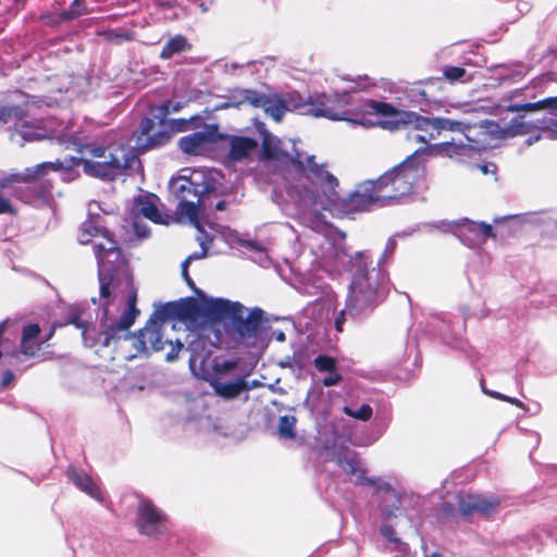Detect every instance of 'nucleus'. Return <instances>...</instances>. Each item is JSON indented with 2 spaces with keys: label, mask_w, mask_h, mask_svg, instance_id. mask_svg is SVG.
Listing matches in <instances>:
<instances>
[{
  "label": "nucleus",
  "mask_w": 557,
  "mask_h": 557,
  "mask_svg": "<svg viewBox=\"0 0 557 557\" xmlns=\"http://www.w3.org/2000/svg\"><path fill=\"white\" fill-rule=\"evenodd\" d=\"M182 277L190 289H193L197 295H202V292L197 288L195 282L190 277L188 270L182 271Z\"/></svg>",
  "instance_id": "obj_48"
},
{
  "label": "nucleus",
  "mask_w": 557,
  "mask_h": 557,
  "mask_svg": "<svg viewBox=\"0 0 557 557\" xmlns=\"http://www.w3.org/2000/svg\"><path fill=\"white\" fill-rule=\"evenodd\" d=\"M293 100H294V96H289V101L284 98H281V97L271 98L268 96L262 109L274 121L280 122V121H282L286 111H288L290 107H293L295 109L300 107L299 103H293L292 102Z\"/></svg>",
  "instance_id": "obj_25"
},
{
  "label": "nucleus",
  "mask_w": 557,
  "mask_h": 557,
  "mask_svg": "<svg viewBox=\"0 0 557 557\" xmlns=\"http://www.w3.org/2000/svg\"><path fill=\"white\" fill-rule=\"evenodd\" d=\"M276 339H277V341H284V339H285V335H284V333H282V332H281V333L276 336Z\"/></svg>",
  "instance_id": "obj_60"
},
{
  "label": "nucleus",
  "mask_w": 557,
  "mask_h": 557,
  "mask_svg": "<svg viewBox=\"0 0 557 557\" xmlns=\"http://www.w3.org/2000/svg\"><path fill=\"white\" fill-rule=\"evenodd\" d=\"M82 245L92 244V250L99 269H120L126 260L122 248L112 231L100 224V218L84 221L77 234Z\"/></svg>",
  "instance_id": "obj_7"
},
{
  "label": "nucleus",
  "mask_w": 557,
  "mask_h": 557,
  "mask_svg": "<svg viewBox=\"0 0 557 557\" xmlns=\"http://www.w3.org/2000/svg\"><path fill=\"white\" fill-rule=\"evenodd\" d=\"M416 141L418 143H426V138L424 136H421V135H417L416 136Z\"/></svg>",
  "instance_id": "obj_58"
},
{
  "label": "nucleus",
  "mask_w": 557,
  "mask_h": 557,
  "mask_svg": "<svg viewBox=\"0 0 557 557\" xmlns=\"http://www.w3.org/2000/svg\"><path fill=\"white\" fill-rule=\"evenodd\" d=\"M199 244H200L201 250L193 252L191 255H189L188 259L190 261L202 259V258H206L208 256V247L206 246L205 240H201Z\"/></svg>",
  "instance_id": "obj_47"
},
{
  "label": "nucleus",
  "mask_w": 557,
  "mask_h": 557,
  "mask_svg": "<svg viewBox=\"0 0 557 557\" xmlns=\"http://www.w3.org/2000/svg\"><path fill=\"white\" fill-rule=\"evenodd\" d=\"M258 141L246 136H231L227 158L234 162L248 159L258 148Z\"/></svg>",
  "instance_id": "obj_21"
},
{
  "label": "nucleus",
  "mask_w": 557,
  "mask_h": 557,
  "mask_svg": "<svg viewBox=\"0 0 557 557\" xmlns=\"http://www.w3.org/2000/svg\"><path fill=\"white\" fill-rule=\"evenodd\" d=\"M148 320L150 323H154L162 327H164L166 321L176 320L175 301L156 305L154 310Z\"/></svg>",
  "instance_id": "obj_29"
},
{
  "label": "nucleus",
  "mask_w": 557,
  "mask_h": 557,
  "mask_svg": "<svg viewBox=\"0 0 557 557\" xmlns=\"http://www.w3.org/2000/svg\"><path fill=\"white\" fill-rule=\"evenodd\" d=\"M327 373H329V375L322 379L323 386L331 387V386L337 385L338 383L342 382L343 376L338 372L337 367L335 368V370L330 371Z\"/></svg>",
  "instance_id": "obj_45"
},
{
  "label": "nucleus",
  "mask_w": 557,
  "mask_h": 557,
  "mask_svg": "<svg viewBox=\"0 0 557 557\" xmlns=\"http://www.w3.org/2000/svg\"><path fill=\"white\" fill-rule=\"evenodd\" d=\"M432 150L437 156L447 157L450 159L471 158L478 152L475 146L471 144L445 141L433 146Z\"/></svg>",
  "instance_id": "obj_22"
},
{
  "label": "nucleus",
  "mask_w": 557,
  "mask_h": 557,
  "mask_svg": "<svg viewBox=\"0 0 557 557\" xmlns=\"http://www.w3.org/2000/svg\"><path fill=\"white\" fill-rule=\"evenodd\" d=\"M507 112H523L513 117L503 129L504 137L525 135L533 129L557 135V97H548L535 102L509 104Z\"/></svg>",
  "instance_id": "obj_6"
},
{
  "label": "nucleus",
  "mask_w": 557,
  "mask_h": 557,
  "mask_svg": "<svg viewBox=\"0 0 557 557\" xmlns=\"http://www.w3.org/2000/svg\"><path fill=\"white\" fill-rule=\"evenodd\" d=\"M491 165L494 168L493 170H490V164H481V165H479V168L483 174H487L490 172L495 173L496 165H494V164H491Z\"/></svg>",
  "instance_id": "obj_53"
},
{
  "label": "nucleus",
  "mask_w": 557,
  "mask_h": 557,
  "mask_svg": "<svg viewBox=\"0 0 557 557\" xmlns=\"http://www.w3.org/2000/svg\"><path fill=\"white\" fill-rule=\"evenodd\" d=\"M338 463L342 466V468L347 474L357 476L358 484H368L371 486L375 485L374 479L364 476V470L360 468L357 459L346 457L343 460L339 459Z\"/></svg>",
  "instance_id": "obj_30"
},
{
  "label": "nucleus",
  "mask_w": 557,
  "mask_h": 557,
  "mask_svg": "<svg viewBox=\"0 0 557 557\" xmlns=\"http://www.w3.org/2000/svg\"><path fill=\"white\" fill-rule=\"evenodd\" d=\"M62 169V163L41 162L34 166L25 168L21 172L11 173L2 186L25 184L24 187L16 189L18 198L29 205L48 203L52 197L53 183L47 178L49 172H57Z\"/></svg>",
  "instance_id": "obj_8"
},
{
  "label": "nucleus",
  "mask_w": 557,
  "mask_h": 557,
  "mask_svg": "<svg viewBox=\"0 0 557 557\" xmlns=\"http://www.w3.org/2000/svg\"><path fill=\"white\" fill-rule=\"evenodd\" d=\"M472 125L462 121L451 120L448 117H428L418 113L414 129L430 133L433 138V132L440 134L442 131L466 133L471 129Z\"/></svg>",
  "instance_id": "obj_16"
},
{
  "label": "nucleus",
  "mask_w": 557,
  "mask_h": 557,
  "mask_svg": "<svg viewBox=\"0 0 557 557\" xmlns=\"http://www.w3.org/2000/svg\"><path fill=\"white\" fill-rule=\"evenodd\" d=\"M238 366H239L238 359L223 360V361L214 360V362L212 364V370L216 375L222 376V375H225L228 372L237 369Z\"/></svg>",
  "instance_id": "obj_37"
},
{
  "label": "nucleus",
  "mask_w": 557,
  "mask_h": 557,
  "mask_svg": "<svg viewBox=\"0 0 557 557\" xmlns=\"http://www.w3.org/2000/svg\"><path fill=\"white\" fill-rule=\"evenodd\" d=\"M227 207V202L224 201V200H220L219 202H216L215 205V210L218 211H222V210H225Z\"/></svg>",
  "instance_id": "obj_55"
},
{
  "label": "nucleus",
  "mask_w": 557,
  "mask_h": 557,
  "mask_svg": "<svg viewBox=\"0 0 557 557\" xmlns=\"http://www.w3.org/2000/svg\"><path fill=\"white\" fill-rule=\"evenodd\" d=\"M190 260L188 259V257L182 262V271H185V270H188L189 268V264H190Z\"/></svg>",
  "instance_id": "obj_57"
},
{
  "label": "nucleus",
  "mask_w": 557,
  "mask_h": 557,
  "mask_svg": "<svg viewBox=\"0 0 557 557\" xmlns=\"http://www.w3.org/2000/svg\"><path fill=\"white\" fill-rule=\"evenodd\" d=\"M88 13L89 10L85 0H73L69 9L60 12L59 18L62 22H70Z\"/></svg>",
  "instance_id": "obj_31"
},
{
  "label": "nucleus",
  "mask_w": 557,
  "mask_h": 557,
  "mask_svg": "<svg viewBox=\"0 0 557 557\" xmlns=\"http://www.w3.org/2000/svg\"><path fill=\"white\" fill-rule=\"evenodd\" d=\"M216 125H210L205 132H195L180 139L178 146L184 153L199 156L202 154L210 144L220 138Z\"/></svg>",
  "instance_id": "obj_15"
},
{
  "label": "nucleus",
  "mask_w": 557,
  "mask_h": 557,
  "mask_svg": "<svg viewBox=\"0 0 557 557\" xmlns=\"http://www.w3.org/2000/svg\"><path fill=\"white\" fill-rule=\"evenodd\" d=\"M156 4L162 9H172L174 7L173 2L171 1H157Z\"/></svg>",
  "instance_id": "obj_54"
},
{
  "label": "nucleus",
  "mask_w": 557,
  "mask_h": 557,
  "mask_svg": "<svg viewBox=\"0 0 557 557\" xmlns=\"http://www.w3.org/2000/svg\"><path fill=\"white\" fill-rule=\"evenodd\" d=\"M479 227V243H485L487 238L496 237V234L494 233L491 224L480 222Z\"/></svg>",
  "instance_id": "obj_44"
},
{
  "label": "nucleus",
  "mask_w": 557,
  "mask_h": 557,
  "mask_svg": "<svg viewBox=\"0 0 557 557\" xmlns=\"http://www.w3.org/2000/svg\"><path fill=\"white\" fill-rule=\"evenodd\" d=\"M185 106V102H173V101H170V100H166L164 101L159 110H160V123L163 124L164 123V120L165 117L171 113V112H178L181 109H183Z\"/></svg>",
  "instance_id": "obj_42"
},
{
  "label": "nucleus",
  "mask_w": 557,
  "mask_h": 557,
  "mask_svg": "<svg viewBox=\"0 0 557 557\" xmlns=\"http://www.w3.org/2000/svg\"><path fill=\"white\" fill-rule=\"evenodd\" d=\"M159 200L154 194L139 195L134 200L133 210L156 224H169L172 218L159 210Z\"/></svg>",
  "instance_id": "obj_18"
},
{
  "label": "nucleus",
  "mask_w": 557,
  "mask_h": 557,
  "mask_svg": "<svg viewBox=\"0 0 557 557\" xmlns=\"http://www.w3.org/2000/svg\"><path fill=\"white\" fill-rule=\"evenodd\" d=\"M307 113L315 117H325L333 121L346 120L348 111L343 97L334 94H320L308 98Z\"/></svg>",
  "instance_id": "obj_14"
},
{
  "label": "nucleus",
  "mask_w": 557,
  "mask_h": 557,
  "mask_svg": "<svg viewBox=\"0 0 557 557\" xmlns=\"http://www.w3.org/2000/svg\"><path fill=\"white\" fill-rule=\"evenodd\" d=\"M169 516L151 499L140 498L138 502L135 527L140 535L158 537L169 532Z\"/></svg>",
  "instance_id": "obj_12"
},
{
  "label": "nucleus",
  "mask_w": 557,
  "mask_h": 557,
  "mask_svg": "<svg viewBox=\"0 0 557 557\" xmlns=\"http://www.w3.org/2000/svg\"><path fill=\"white\" fill-rule=\"evenodd\" d=\"M379 304V284L372 273L355 276L350 294L346 300V309L351 315L372 311Z\"/></svg>",
  "instance_id": "obj_10"
},
{
  "label": "nucleus",
  "mask_w": 557,
  "mask_h": 557,
  "mask_svg": "<svg viewBox=\"0 0 557 557\" xmlns=\"http://www.w3.org/2000/svg\"><path fill=\"white\" fill-rule=\"evenodd\" d=\"M193 49V45L184 35H175L171 37L160 51L159 58L162 60H169L174 55L189 52Z\"/></svg>",
  "instance_id": "obj_26"
},
{
  "label": "nucleus",
  "mask_w": 557,
  "mask_h": 557,
  "mask_svg": "<svg viewBox=\"0 0 557 557\" xmlns=\"http://www.w3.org/2000/svg\"><path fill=\"white\" fill-rule=\"evenodd\" d=\"M484 393L488 394L490 396H492L495 399L503 400V401L509 403L518 408L524 409V404L521 400H519L518 398L506 396L498 392H487L485 389H484Z\"/></svg>",
  "instance_id": "obj_43"
},
{
  "label": "nucleus",
  "mask_w": 557,
  "mask_h": 557,
  "mask_svg": "<svg viewBox=\"0 0 557 557\" xmlns=\"http://www.w3.org/2000/svg\"><path fill=\"white\" fill-rule=\"evenodd\" d=\"M176 320L182 322H196L199 318L214 324L228 321L232 330L242 339L256 337L263 322L264 312L255 307L245 317V307L237 301L224 298H214L200 304L194 297H186L175 301Z\"/></svg>",
  "instance_id": "obj_2"
},
{
  "label": "nucleus",
  "mask_w": 557,
  "mask_h": 557,
  "mask_svg": "<svg viewBox=\"0 0 557 557\" xmlns=\"http://www.w3.org/2000/svg\"><path fill=\"white\" fill-rule=\"evenodd\" d=\"M198 119H199L198 115L190 116L189 119H172V120L168 121V126L170 128V132H168V134L186 132L190 128V122L194 120H198ZM164 132L166 133V131H164ZM170 137H171V135H169V138Z\"/></svg>",
  "instance_id": "obj_36"
},
{
  "label": "nucleus",
  "mask_w": 557,
  "mask_h": 557,
  "mask_svg": "<svg viewBox=\"0 0 557 557\" xmlns=\"http://www.w3.org/2000/svg\"><path fill=\"white\" fill-rule=\"evenodd\" d=\"M215 191V186L201 172H194L189 177H180L172 185V193L177 200L175 213L199 226V210L205 207V197Z\"/></svg>",
  "instance_id": "obj_9"
},
{
  "label": "nucleus",
  "mask_w": 557,
  "mask_h": 557,
  "mask_svg": "<svg viewBox=\"0 0 557 557\" xmlns=\"http://www.w3.org/2000/svg\"><path fill=\"white\" fill-rule=\"evenodd\" d=\"M479 224L478 222L466 220L459 227V236L463 238L467 235H471L473 236V242L479 243Z\"/></svg>",
  "instance_id": "obj_41"
},
{
  "label": "nucleus",
  "mask_w": 557,
  "mask_h": 557,
  "mask_svg": "<svg viewBox=\"0 0 557 557\" xmlns=\"http://www.w3.org/2000/svg\"><path fill=\"white\" fill-rule=\"evenodd\" d=\"M443 506H444L445 511L447 510V507H451V505L449 503H445Z\"/></svg>",
  "instance_id": "obj_62"
},
{
  "label": "nucleus",
  "mask_w": 557,
  "mask_h": 557,
  "mask_svg": "<svg viewBox=\"0 0 557 557\" xmlns=\"http://www.w3.org/2000/svg\"><path fill=\"white\" fill-rule=\"evenodd\" d=\"M267 95L260 94L253 89H236L230 97L234 101L235 107L248 103L253 108H262L267 99Z\"/></svg>",
  "instance_id": "obj_27"
},
{
  "label": "nucleus",
  "mask_w": 557,
  "mask_h": 557,
  "mask_svg": "<svg viewBox=\"0 0 557 557\" xmlns=\"http://www.w3.org/2000/svg\"><path fill=\"white\" fill-rule=\"evenodd\" d=\"M499 506L497 498H487L481 495L460 494L458 495V507L462 516L467 517L473 512L488 516L496 511Z\"/></svg>",
  "instance_id": "obj_17"
},
{
  "label": "nucleus",
  "mask_w": 557,
  "mask_h": 557,
  "mask_svg": "<svg viewBox=\"0 0 557 557\" xmlns=\"http://www.w3.org/2000/svg\"><path fill=\"white\" fill-rule=\"evenodd\" d=\"M425 149H417L397 165L376 177L380 191L387 206L395 205L412 195L417 185L424 180L425 162L421 154Z\"/></svg>",
  "instance_id": "obj_5"
},
{
  "label": "nucleus",
  "mask_w": 557,
  "mask_h": 557,
  "mask_svg": "<svg viewBox=\"0 0 557 557\" xmlns=\"http://www.w3.org/2000/svg\"><path fill=\"white\" fill-rule=\"evenodd\" d=\"M296 418L294 416H283L278 420V434L287 440H294L297 436L295 431Z\"/></svg>",
  "instance_id": "obj_34"
},
{
  "label": "nucleus",
  "mask_w": 557,
  "mask_h": 557,
  "mask_svg": "<svg viewBox=\"0 0 557 557\" xmlns=\"http://www.w3.org/2000/svg\"><path fill=\"white\" fill-rule=\"evenodd\" d=\"M57 326H59V324H57V323H53V324L51 325L50 330H49V331L45 334V336L41 338V343H42V344H45V343L49 342V341L53 337V335H54V333H55V329H57Z\"/></svg>",
  "instance_id": "obj_52"
},
{
  "label": "nucleus",
  "mask_w": 557,
  "mask_h": 557,
  "mask_svg": "<svg viewBox=\"0 0 557 557\" xmlns=\"http://www.w3.org/2000/svg\"><path fill=\"white\" fill-rule=\"evenodd\" d=\"M72 324L75 327L79 329L85 333L87 329V324L82 319V311L78 308H72L66 317V320L64 323L59 324V326Z\"/></svg>",
  "instance_id": "obj_39"
},
{
  "label": "nucleus",
  "mask_w": 557,
  "mask_h": 557,
  "mask_svg": "<svg viewBox=\"0 0 557 557\" xmlns=\"http://www.w3.org/2000/svg\"><path fill=\"white\" fill-rule=\"evenodd\" d=\"M426 557H442V556L438 553H433L432 555L426 556Z\"/></svg>",
  "instance_id": "obj_61"
},
{
  "label": "nucleus",
  "mask_w": 557,
  "mask_h": 557,
  "mask_svg": "<svg viewBox=\"0 0 557 557\" xmlns=\"http://www.w3.org/2000/svg\"><path fill=\"white\" fill-rule=\"evenodd\" d=\"M17 131L21 133L23 138H25V139L29 138V134L27 132H24V131H21V129H17Z\"/></svg>",
  "instance_id": "obj_59"
},
{
  "label": "nucleus",
  "mask_w": 557,
  "mask_h": 557,
  "mask_svg": "<svg viewBox=\"0 0 557 557\" xmlns=\"http://www.w3.org/2000/svg\"><path fill=\"white\" fill-rule=\"evenodd\" d=\"M137 294L133 292L127 297V307L119 318V320L108 322L107 319L100 323V337L103 347H109L112 342L123 338H133V347L137 352H148L150 348L153 351H161L165 345L170 349L165 355V360L172 362L177 359L180 351L183 349V343L177 339L176 342L163 341V327L147 320L144 327L136 333H129V327L135 323L139 315V309L136 307Z\"/></svg>",
  "instance_id": "obj_3"
},
{
  "label": "nucleus",
  "mask_w": 557,
  "mask_h": 557,
  "mask_svg": "<svg viewBox=\"0 0 557 557\" xmlns=\"http://www.w3.org/2000/svg\"><path fill=\"white\" fill-rule=\"evenodd\" d=\"M443 89V78L430 77L423 82L414 83L410 89L413 97H419L423 101L431 102Z\"/></svg>",
  "instance_id": "obj_24"
},
{
  "label": "nucleus",
  "mask_w": 557,
  "mask_h": 557,
  "mask_svg": "<svg viewBox=\"0 0 557 557\" xmlns=\"http://www.w3.org/2000/svg\"><path fill=\"white\" fill-rule=\"evenodd\" d=\"M345 310H342L335 318V329L337 332H343V325L345 323Z\"/></svg>",
  "instance_id": "obj_50"
},
{
  "label": "nucleus",
  "mask_w": 557,
  "mask_h": 557,
  "mask_svg": "<svg viewBox=\"0 0 557 557\" xmlns=\"http://www.w3.org/2000/svg\"><path fill=\"white\" fill-rule=\"evenodd\" d=\"M368 108L383 117L380 125L384 129L397 131L403 126H416L417 112L399 110L391 103L375 100H370Z\"/></svg>",
  "instance_id": "obj_13"
},
{
  "label": "nucleus",
  "mask_w": 557,
  "mask_h": 557,
  "mask_svg": "<svg viewBox=\"0 0 557 557\" xmlns=\"http://www.w3.org/2000/svg\"><path fill=\"white\" fill-rule=\"evenodd\" d=\"M27 103L0 106V124L13 123L16 127L27 116Z\"/></svg>",
  "instance_id": "obj_28"
},
{
  "label": "nucleus",
  "mask_w": 557,
  "mask_h": 557,
  "mask_svg": "<svg viewBox=\"0 0 557 557\" xmlns=\"http://www.w3.org/2000/svg\"><path fill=\"white\" fill-rule=\"evenodd\" d=\"M313 366L319 372H330L335 370L337 361L334 357L318 355L313 360Z\"/></svg>",
  "instance_id": "obj_35"
},
{
  "label": "nucleus",
  "mask_w": 557,
  "mask_h": 557,
  "mask_svg": "<svg viewBox=\"0 0 557 557\" xmlns=\"http://www.w3.org/2000/svg\"><path fill=\"white\" fill-rule=\"evenodd\" d=\"M209 384L213 388L214 394L224 399H235L242 393L249 392L252 388V385L249 384L245 376H239L232 382H221L218 379H213L209 381Z\"/></svg>",
  "instance_id": "obj_19"
},
{
  "label": "nucleus",
  "mask_w": 557,
  "mask_h": 557,
  "mask_svg": "<svg viewBox=\"0 0 557 557\" xmlns=\"http://www.w3.org/2000/svg\"><path fill=\"white\" fill-rule=\"evenodd\" d=\"M344 412L352 418H356L361 421H368L371 419L373 410L372 407L368 404H363L360 406L358 410H352L348 407H344Z\"/></svg>",
  "instance_id": "obj_40"
},
{
  "label": "nucleus",
  "mask_w": 557,
  "mask_h": 557,
  "mask_svg": "<svg viewBox=\"0 0 557 557\" xmlns=\"http://www.w3.org/2000/svg\"><path fill=\"white\" fill-rule=\"evenodd\" d=\"M443 81H447L450 84L456 83H468L471 81V76L467 73L462 66L446 65L443 67Z\"/></svg>",
  "instance_id": "obj_32"
},
{
  "label": "nucleus",
  "mask_w": 557,
  "mask_h": 557,
  "mask_svg": "<svg viewBox=\"0 0 557 557\" xmlns=\"http://www.w3.org/2000/svg\"><path fill=\"white\" fill-rule=\"evenodd\" d=\"M382 534L388 540V541H396L393 539L394 535V529L391 525H384L381 529Z\"/></svg>",
  "instance_id": "obj_51"
},
{
  "label": "nucleus",
  "mask_w": 557,
  "mask_h": 557,
  "mask_svg": "<svg viewBox=\"0 0 557 557\" xmlns=\"http://www.w3.org/2000/svg\"><path fill=\"white\" fill-rule=\"evenodd\" d=\"M103 37L109 42L121 44L122 41H132L134 39L133 32H119L116 29H110L103 32Z\"/></svg>",
  "instance_id": "obj_38"
},
{
  "label": "nucleus",
  "mask_w": 557,
  "mask_h": 557,
  "mask_svg": "<svg viewBox=\"0 0 557 557\" xmlns=\"http://www.w3.org/2000/svg\"><path fill=\"white\" fill-rule=\"evenodd\" d=\"M14 380V374L11 370H5L3 373H2V379H1V386L3 388L8 387Z\"/></svg>",
  "instance_id": "obj_49"
},
{
  "label": "nucleus",
  "mask_w": 557,
  "mask_h": 557,
  "mask_svg": "<svg viewBox=\"0 0 557 557\" xmlns=\"http://www.w3.org/2000/svg\"><path fill=\"white\" fill-rule=\"evenodd\" d=\"M119 269H99V281H100V296L103 299H108L111 295V284L115 278L116 271Z\"/></svg>",
  "instance_id": "obj_33"
},
{
  "label": "nucleus",
  "mask_w": 557,
  "mask_h": 557,
  "mask_svg": "<svg viewBox=\"0 0 557 557\" xmlns=\"http://www.w3.org/2000/svg\"><path fill=\"white\" fill-rule=\"evenodd\" d=\"M86 151L94 158H107V148L103 146L87 145Z\"/></svg>",
  "instance_id": "obj_46"
},
{
  "label": "nucleus",
  "mask_w": 557,
  "mask_h": 557,
  "mask_svg": "<svg viewBox=\"0 0 557 557\" xmlns=\"http://www.w3.org/2000/svg\"><path fill=\"white\" fill-rule=\"evenodd\" d=\"M41 333L38 323H28L23 326L22 336L20 342V352L28 358H35L41 350V341L36 342Z\"/></svg>",
  "instance_id": "obj_20"
},
{
  "label": "nucleus",
  "mask_w": 557,
  "mask_h": 557,
  "mask_svg": "<svg viewBox=\"0 0 557 557\" xmlns=\"http://www.w3.org/2000/svg\"><path fill=\"white\" fill-rule=\"evenodd\" d=\"M67 478L81 491L90 497L101 502L102 493L95 481L84 470L71 468L67 470Z\"/></svg>",
  "instance_id": "obj_23"
},
{
  "label": "nucleus",
  "mask_w": 557,
  "mask_h": 557,
  "mask_svg": "<svg viewBox=\"0 0 557 557\" xmlns=\"http://www.w3.org/2000/svg\"><path fill=\"white\" fill-rule=\"evenodd\" d=\"M14 4L20 9H24L27 0H13Z\"/></svg>",
  "instance_id": "obj_56"
},
{
  "label": "nucleus",
  "mask_w": 557,
  "mask_h": 557,
  "mask_svg": "<svg viewBox=\"0 0 557 557\" xmlns=\"http://www.w3.org/2000/svg\"><path fill=\"white\" fill-rule=\"evenodd\" d=\"M294 163L297 174L293 190L299 195L300 207L313 210L334 208L345 214L387 207L375 178L358 183L347 197H342L337 191L339 182L329 172L325 163H318L315 157L302 163L296 157Z\"/></svg>",
  "instance_id": "obj_1"
},
{
  "label": "nucleus",
  "mask_w": 557,
  "mask_h": 557,
  "mask_svg": "<svg viewBox=\"0 0 557 557\" xmlns=\"http://www.w3.org/2000/svg\"><path fill=\"white\" fill-rule=\"evenodd\" d=\"M299 159L302 162H306L310 157H315L314 154H304L302 152L295 150L293 154H289L282 148V140L278 137L273 136L268 131H264L262 134V143H261V159L264 161H280V162H288L289 171H288V189L287 193L290 198H293L299 205V195L293 190V185L297 174V166L294 163L295 158Z\"/></svg>",
  "instance_id": "obj_11"
},
{
  "label": "nucleus",
  "mask_w": 557,
  "mask_h": 557,
  "mask_svg": "<svg viewBox=\"0 0 557 557\" xmlns=\"http://www.w3.org/2000/svg\"><path fill=\"white\" fill-rule=\"evenodd\" d=\"M153 128L154 121L148 116L143 117L136 133L134 148L121 144L109 151L104 161L82 159L84 172L90 176L112 182L124 175L127 170H132L134 164L141 168L138 153L162 146L169 140V134L165 132L151 134Z\"/></svg>",
  "instance_id": "obj_4"
}]
</instances>
